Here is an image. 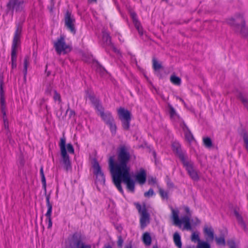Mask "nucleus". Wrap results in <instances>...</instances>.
I'll return each instance as SVG.
<instances>
[{"label":"nucleus","mask_w":248,"mask_h":248,"mask_svg":"<svg viewBox=\"0 0 248 248\" xmlns=\"http://www.w3.org/2000/svg\"><path fill=\"white\" fill-rule=\"evenodd\" d=\"M130 158V154L127 149L122 147L118 152L117 162H114L113 156L109 158V168L113 183L121 193H123L121 186L122 182L126 185L129 191L134 192L135 191V181L131 177L130 166L128 165Z\"/></svg>","instance_id":"1"},{"label":"nucleus","mask_w":248,"mask_h":248,"mask_svg":"<svg viewBox=\"0 0 248 248\" xmlns=\"http://www.w3.org/2000/svg\"><path fill=\"white\" fill-rule=\"evenodd\" d=\"M59 147L61 156V163L66 171L71 170L72 166L69 155L74 153L73 146L71 143L66 144V139L62 137L60 139Z\"/></svg>","instance_id":"2"},{"label":"nucleus","mask_w":248,"mask_h":248,"mask_svg":"<svg viewBox=\"0 0 248 248\" xmlns=\"http://www.w3.org/2000/svg\"><path fill=\"white\" fill-rule=\"evenodd\" d=\"M186 213V216L182 217L180 219L179 218V211L177 209L171 208L172 218L174 224L181 228L183 225V229L186 230H191V226L190 224V217L191 213L189 209L187 207L184 208Z\"/></svg>","instance_id":"3"},{"label":"nucleus","mask_w":248,"mask_h":248,"mask_svg":"<svg viewBox=\"0 0 248 248\" xmlns=\"http://www.w3.org/2000/svg\"><path fill=\"white\" fill-rule=\"evenodd\" d=\"M227 22L233 27L235 31L240 32L244 36L246 35L245 21L241 15H237L234 17L228 19Z\"/></svg>","instance_id":"4"},{"label":"nucleus","mask_w":248,"mask_h":248,"mask_svg":"<svg viewBox=\"0 0 248 248\" xmlns=\"http://www.w3.org/2000/svg\"><path fill=\"white\" fill-rule=\"evenodd\" d=\"M21 32V25L20 24L17 25L16 29L15 31L13 41L11 52V59H16V49L20 44Z\"/></svg>","instance_id":"5"},{"label":"nucleus","mask_w":248,"mask_h":248,"mask_svg":"<svg viewBox=\"0 0 248 248\" xmlns=\"http://www.w3.org/2000/svg\"><path fill=\"white\" fill-rule=\"evenodd\" d=\"M118 114L122 123L123 128L126 130L128 129L131 119L130 112L127 109H118Z\"/></svg>","instance_id":"6"},{"label":"nucleus","mask_w":248,"mask_h":248,"mask_svg":"<svg viewBox=\"0 0 248 248\" xmlns=\"http://www.w3.org/2000/svg\"><path fill=\"white\" fill-rule=\"evenodd\" d=\"M25 1L23 0H9L6 4L7 9L12 13L15 11L16 12H21L24 8Z\"/></svg>","instance_id":"7"},{"label":"nucleus","mask_w":248,"mask_h":248,"mask_svg":"<svg viewBox=\"0 0 248 248\" xmlns=\"http://www.w3.org/2000/svg\"><path fill=\"white\" fill-rule=\"evenodd\" d=\"M56 51L59 54L62 52L65 53L70 51L71 48L69 45H66L65 42L64 37L63 36H61L54 44Z\"/></svg>","instance_id":"8"},{"label":"nucleus","mask_w":248,"mask_h":248,"mask_svg":"<svg viewBox=\"0 0 248 248\" xmlns=\"http://www.w3.org/2000/svg\"><path fill=\"white\" fill-rule=\"evenodd\" d=\"M135 205L140 215L141 227L144 228L149 223V215L147 212L145 205L141 206L139 203H136Z\"/></svg>","instance_id":"9"},{"label":"nucleus","mask_w":248,"mask_h":248,"mask_svg":"<svg viewBox=\"0 0 248 248\" xmlns=\"http://www.w3.org/2000/svg\"><path fill=\"white\" fill-rule=\"evenodd\" d=\"M179 157L191 178L194 180H197L199 179V176L197 171L193 169L192 164L189 162L184 155H180Z\"/></svg>","instance_id":"10"},{"label":"nucleus","mask_w":248,"mask_h":248,"mask_svg":"<svg viewBox=\"0 0 248 248\" xmlns=\"http://www.w3.org/2000/svg\"><path fill=\"white\" fill-rule=\"evenodd\" d=\"M93 173L96 176V182L97 184L104 185L105 182V176L101 171V167L98 163L96 161H93Z\"/></svg>","instance_id":"11"},{"label":"nucleus","mask_w":248,"mask_h":248,"mask_svg":"<svg viewBox=\"0 0 248 248\" xmlns=\"http://www.w3.org/2000/svg\"><path fill=\"white\" fill-rule=\"evenodd\" d=\"M65 25L67 28L71 32L75 34L76 33V30L74 26L75 19L71 14L67 11L64 16Z\"/></svg>","instance_id":"12"},{"label":"nucleus","mask_w":248,"mask_h":248,"mask_svg":"<svg viewBox=\"0 0 248 248\" xmlns=\"http://www.w3.org/2000/svg\"><path fill=\"white\" fill-rule=\"evenodd\" d=\"M98 113L102 119L108 123L112 133H115L116 129L115 124L112 122V118L109 113H104L103 109H99Z\"/></svg>","instance_id":"13"},{"label":"nucleus","mask_w":248,"mask_h":248,"mask_svg":"<svg viewBox=\"0 0 248 248\" xmlns=\"http://www.w3.org/2000/svg\"><path fill=\"white\" fill-rule=\"evenodd\" d=\"M134 177L136 181L141 185H143L146 180V172L145 170L140 169L135 174Z\"/></svg>","instance_id":"14"},{"label":"nucleus","mask_w":248,"mask_h":248,"mask_svg":"<svg viewBox=\"0 0 248 248\" xmlns=\"http://www.w3.org/2000/svg\"><path fill=\"white\" fill-rule=\"evenodd\" d=\"M203 233L207 241H211L214 240V231L211 226H205L203 228Z\"/></svg>","instance_id":"15"},{"label":"nucleus","mask_w":248,"mask_h":248,"mask_svg":"<svg viewBox=\"0 0 248 248\" xmlns=\"http://www.w3.org/2000/svg\"><path fill=\"white\" fill-rule=\"evenodd\" d=\"M87 96L90 99L93 107L95 108H98L100 107H102L99 100L97 97H96L93 94H88Z\"/></svg>","instance_id":"16"},{"label":"nucleus","mask_w":248,"mask_h":248,"mask_svg":"<svg viewBox=\"0 0 248 248\" xmlns=\"http://www.w3.org/2000/svg\"><path fill=\"white\" fill-rule=\"evenodd\" d=\"M3 81L2 79L0 81V103L1 105V108H5V99L4 98V91L3 89Z\"/></svg>","instance_id":"17"},{"label":"nucleus","mask_w":248,"mask_h":248,"mask_svg":"<svg viewBox=\"0 0 248 248\" xmlns=\"http://www.w3.org/2000/svg\"><path fill=\"white\" fill-rule=\"evenodd\" d=\"M173 241L175 245L179 248L182 247V242L181 240V236L179 234L176 232L173 234Z\"/></svg>","instance_id":"18"},{"label":"nucleus","mask_w":248,"mask_h":248,"mask_svg":"<svg viewBox=\"0 0 248 248\" xmlns=\"http://www.w3.org/2000/svg\"><path fill=\"white\" fill-rule=\"evenodd\" d=\"M103 41L107 46H110L111 45V38L109 34L106 31L103 32Z\"/></svg>","instance_id":"19"},{"label":"nucleus","mask_w":248,"mask_h":248,"mask_svg":"<svg viewBox=\"0 0 248 248\" xmlns=\"http://www.w3.org/2000/svg\"><path fill=\"white\" fill-rule=\"evenodd\" d=\"M184 130L186 140L189 143L194 142L195 140L191 133L188 129H186Z\"/></svg>","instance_id":"20"},{"label":"nucleus","mask_w":248,"mask_h":248,"mask_svg":"<svg viewBox=\"0 0 248 248\" xmlns=\"http://www.w3.org/2000/svg\"><path fill=\"white\" fill-rule=\"evenodd\" d=\"M142 240L144 243L149 246L151 243V237L148 232H145L142 236Z\"/></svg>","instance_id":"21"},{"label":"nucleus","mask_w":248,"mask_h":248,"mask_svg":"<svg viewBox=\"0 0 248 248\" xmlns=\"http://www.w3.org/2000/svg\"><path fill=\"white\" fill-rule=\"evenodd\" d=\"M133 23L134 24L135 28L139 32V34L140 36L143 35V29H142V27L140 25V23L139 22V21L138 20H136L135 19V21H133Z\"/></svg>","instance_id":"22"},{"label":"nucleus","mask_w":248,"mask_h":248,"mask_svg":"<svg viewBox=\"0 0 248 248\" xmlns=\"http://www.w3.org/2000/svg\"><path fill=\"white\" fill-rule=\"evenodd\" d=\"M170 80L173 84L176 85H180L181 83V78L175 75L170 76Z\"/></svg>","instance_id":"23"},{"label":"nucleus","mask_w":248,"mask_h":248,"mask_svg":"<svg viewBox=\"0 0 248 248\" xmlns=\"http://www.w3.org/2000/svg\"><path fill=\"white\" fill-rule=\"evenodd\" d=\"M235 215L237 219V221H238L239 225L241 226V227L242 228H243L244 229H245L246 226L245 223H244V222L242 219V217L236 212H235Z\"/></svg>","instance_id":"24"},{"label":"nucleus","mask_w":248,"mask_h":248,"mask_svg":"<svg viewBox=\"0 0 248 248\" xmlns=\"http://www.w3.org/2000/svg\"><path fill=\"white\" fill-rule=\"evenodd\" d=\"M30 64V57L28 55L25 56L23 62V72H27L28 66Z\"/></svg>","instance_id":"25"},{"label":"nucleus","mask_w":248,"mask_h":248,"mask_svg":"<svg viewBox=\"0 0 248 248\" xmlns=\"http://www.w3.org/2000/svg\"><path fill=\"white\" fill-rule=\"evenodd\" d=\"M76 248H91V246L89 244H87L81 241H78L76 244Z\"/></svg>","instance_id":"26"},{"label":"nucleus","mask_w":248,"mask_h":248,"mask_svg":"<svg viewBox=\"0 0 248 248\" xmlns=\"http://www.w3.org/2000/svg\"><path fill=\"white\" fill-rule=\"evenodd\" d=\"M197 248H210V246L206 242L199 241L197 245Z\"/></svg>","instance_id":"27"},{"label":"nucleus","mask_w":248,"mask_h":248,"mask_svg":"<svg viewBox=\"0 0 248 248\" xmlns=\"http://www.w3.org/2000/svg\"><path fill=\"white\" fill-rule=\"evenodd\" d=\"M170 115L171 119L174 121H177L179 119V117L176 113L174 109H170Z\"/></svg>","instance_id":"28"},{"label":"nucleus","mask_w":248,"mask_h":248,"mask_svg":"<svg viewBox=\"0 0 248 248\" xmlns=\"http://www.w3.org/2000/svg\"><path fill=\"white\" fill-rule=\"evenodd\" d=\"M191 240L194 242H198V243L199 242V241H201L199 237V233L198 232H193L191 235Z\"/></svg>","instance_id":"29"},{"label":"nucleus","mask_w":248,"mask_h":248,"mask_svg":"<svg viewBox=\"0 0 248 248\" xmlns=\"http://www.w3.org/2000/svg\"><path fill=\"white\" fill-rule=\"evenodd\" d=\"M153 66L155 70H158L162 67L161 64L158 63L155 58L153 59Z\"/></svg>","instance_id":"30"},{"label":"nucleus","mask_w":248,"mask_h":248,"mask_svg":"<svg viewBox=\"0 0 248 248\" xmlns=\"http://www.w3.org/2000/svg\"><path fill=\"white\" fill-rule=\"evenodd\" d=\"M216 243L218 245H224L225 244V239L224 236H221L217 237L215 238Z\"/></svg>","instance_id":"31"},{"label":"nucleus","mask_w":248,"mask_h":248,"mask_svg":"<svg viewBox=\"0 0 248 248\" xmlns=\"http://www.w3.org/2000/svg\"><path fill=\"white\" fill-rule=\"evenodd\" d=\"M203 143L205 146L208 148L212 146L211 140L209 138H204L203 139Z\"/></svg>","instance_id":"32"},{"label":"nucleus","mask_w":248,"mask_h":248,"mask_svg":"<svg viewBox=\"0 0 248 248\" xmlns=\"http://www.w3.org/2000/svg\"><path fill=\"white\" fill-rule=\"evenodd\" d=\"M239 98L242 102L244 104L245 107L248 108V101L247 99L242 94H240L239 96Z\"/></svg>","instance_id":"33"},{"label":"nucleus","mask_w":248,"mask_h":248,"mask_svg":"<svg viewBox=\"0 0 248 248\" xmlns=\"http://www.w3.org/2000/svg\"><path fill=\"white\" fill-rule=\"evenodd\" d=\"M2 113L3 114V121H4V127L6 129H8V121L7 120V118H6L5 117V115H6V112H5V111L3 110L2 111Z\"/></svg>","instance_id":"34"},{"label":"nucleus","mask_w":248,"mask_h":248,"mask_svg":"<svg viewBox=\"0 0 248 248\" xmlns=\"http://www.w3.org/2000/svg\"><path fill=\"white\" fill-rule=\"evenodd\" d=\"M53 99L55 101H58L59 103L61 102V96L56 91H54Z\"/></svg>","instance_id":"35"},{"label":"nucleus","mask_w":248,"mask_h":248,"mask_svg":"<svg viewBox=\"0 0 248 248\" xmlns=\"http://www.w3.org/2000/svg\"><path fill=\"white\" fill-rule=\"evenodd\" d=\"M47 207V211L46 214V218H49V217H51L52 210V206H49V207Z\"/></svg>","instance_id":"36"},{"label":"nucleus","mask_w":248,"mask_h":248,"mask_svg":"<svg viewBox=\"0 0 248 248\" xmlns=\"http://www.w3.org/2000/svg\"><path fill=\"white\" fill-rule=\"evenodd\" d=\"M154 194V191L152 189H150L148 191L144 193V196L146 197H150L152 196Z\"/></svg>","instance_id":"37"},{"label":"nucleus","mask_w":248,"mask_h":248,"mask_svg":"<svg viewBox=\"0 0 248 248\" xmlns=\"http://www.w3.org/2000/svg\"><path fill=\"white\" fill-rule=\"evenodd\" d=\"M159 193L163 199H167V193L166 191H165L164 190L162 189H159Z\"/></svg>","instance_id":"38"},{"label":"nucleus","mask_w":248,"mask_h":248,"mask_svg":"<svg viewBox=\"0 0 248 248\" xmlns=\"http://www.w3.org/2000/svg\"><path fill=\"white\" fill-rule=\"evenodd\" d=\"M11 65L12 70L16 67V59H11ZM12 72L13 70L11 71Z\"/></svg>","instance_id":"39"},{"label":"nucleus","mask_w":248,"mask_h":248,"mask_svg":"<svg viewBox=\"0 0 248 248\" xmlns=\"http://www.w3.org/2000/svg\"><path fill=\"white\" fill-rule=\"evenodd\" d=\"M156 182V179L153 177L149 178L148 179V183L150 185H154Z\"/></svg>","instance_id":"40"},{"label":"nucleus","mask_w":248,"mask_h":248,"mask_svg":"<svg viewBox=\"0 0 248 248\" xmlns=\"http://www.w3.org/2000/svg\"><path fill=\"white\" fill-rule=\"evenodd\" d=\"M46 221L48 224V228H51L52 225L51 217L46 218Z\"/></svg>","instance_id":"41"},{"label":"nucleus","mask_w":248,"mask_h":248,"mask_svg":"<svg viewBox=\"0 0 248 248\" xmlns=\"http://www.w3.org/2000/svg\"><path fill=\"white\" fill-rule=\"evenodd\" d=\"M131 17L132 18L133 22L135 21V19L138 20V18L137 17V15L135 12H131L130 14Z\"/></svg>","instance_id":"42"},{"label":"nucleus","mask_w":248,"mask_h":248,"mask_svg":"<svg viewBox=\"0 0 248 248\" xmlns=\"http://www.w3.org/2000/svg\"><path fill=\"white\" fill-rule=\"evenodd\" d=\"M97 71L98 72H100L102 74H104L105 73H106V72L105 69L103 67H102L101 66L97 68Z\"/></svg>","instance_id":"43"},{"label":"nucleus","mask_w":248,"mask_h":248,"mask_svg":"<svg viewBox=\"0 0 248 248\" xmlns=\"http://www.w3.org/2000/svg\"><path fill=\"white\" fill-rule=\"evenodd\" d=\"M117 244L119 247H122V245L123 244V240L122 238H121V237H119L118 240L117 242Z\"/></svg>","instance_id":"44"},{"label":"nucleus","mask_w":248,"mask_h":248,"mask_svg":"<svg viewBox=\"0 0 248 248\" xmlns=\"http://www.w3.org/2000/svg\"><path fill=\"white\" fill-rule=\"evenodd\" d=\"M46 206L47 207L52 206L49 202V197L47 196L46 197Z\"/></svg>","instance_id":"45"},{"label":"nucleus","mask_w":248,"mask_h":248,"mask_svg":"<svg viewBox=\"0 0 248 248\" xmlns=\"http://www.w3.org/2000/svg\"><path fill=\"white\" fill-rule=\"evenodd\" d=\"M41 180H42V182L44 186H45L46 185V179H45V175L41 176Z\"/></svg>","instance_id":"46"},{"label":"nucleus","mask_w":248,"mask_h":248,"mask_svg":"<svg viewBox=\"0 0 248 248\" xmlns=\"http://www.w3.org/2000/svg\"><path fill=\"white\" fill-rule=\"evenodd\" d=\"M194 224L196 225H198V224H199L200 223V221L199 219H198V218H196L195 219H194Z\"/></svg>","instance_id":"47"},{"label":"nucleus","mask_w":248,"mask_h":248,"mask_svg":"<svg viewBox=\"0 0 248 248\" xmlns=\"http://www.w3.org/2000/svg\"><path fill=\"white\" fill-rule=\"evenodd\" d=\"M23 72V74H24V78H23L24 81V82H26L27 72Z\"/></svg>","instance_id":"48"},{"label":"nucleus","mask_w":248,"mask_h":248,"mask_svg":"<svg viewBox=\"0 0 248 248\" xmlns=\"http://www.w3.org/2000/svg\"><path fill=\"white\" fill-rule=\"evenodd\" d=\"M51 90V87H49L46 90V93H50Z\"/></svg>","instance_id":"49"},{"label":"nucleus","mask_w":248,"mask_h":248,"mask_svg":"<svg viewBox=\"0 0 248 248\" xmlns=\"http://www.w3.org/2000/svg\"><path fill=\"white\" fill-rule=\"evenodd\" d=\"M40 174H41V176H44V172H43V168H41V170H40Z\"/></svg>","instance_id":"50"},{"label":"nucleus","mask_w":248,"mask_h":248,"mask_svg":"<svg viewBox=\"0 0 248 248\" xmlns=\"http://www.w3.org/2000/svg\"><path fill=\"white\" fill-rule=\"evenodd\" d=\"M125 248H132L131 245H128L125 246Z\"/></svg>","instance_id":"51"},{"label":"nucleus","mask_w":248,"mask_h":248,"mask_svg":"<svg viewBox=\"0 0 248 248\" xmlns=\"http://www.w3.org/2000/svg\"><path fill=\"white\" fill-rule=\"evenodd\" d=\"M89 0L91 1L96 2L97 0Z\"/></svg>","instance_id":"52"},{"label":"nucleus","mask_w":248,"mask_h":248,"mask_svg":"<svg viewBox=\"0 0 248 248\" xmlns=\"http://www.w3.org/2000/svg\"><path fill=\"white\" fill-rule=\"evenodd\" d=\"M113 49H114L115 52H117V49L115 47H113Z\"/></svg>","instance_id":"53"},{"label":"nucleus","mask_w":248,"mask_h":248,"mask_svg":"<svg viewBox=\"0 0 248 248\" xmlns=\"http://www.w3.org/2000/svg\"><path fill=\"white\" fill-rule=\"evenodd\" d=\"M106 248H111L110 247H107Z\"/></svg>","instance_id":"54"},{"label":"nucleus","mask_w":248,"mask_h":248,"mask_svg":"<svg viewBox=\"0 0 248 248\" xmlns=\"http://www.w3.org/2000/svg\"><path fill=\"white\" fill-rule=\"evenodd\" d=\"M153 248H157L156 247H154Z\"/></svg>","instance_id":"55"}]
</instances>
